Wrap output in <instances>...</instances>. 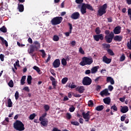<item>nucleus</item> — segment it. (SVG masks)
I'll use <instances>...</instances> for the list:
<instances>
[{
	"label": "nucleus",
	"instance_id": "obj_1",
	"mask_svg": "<svg viewBox=\"0 0 131 131\" xmlns=\"http://www.w3.org/2000/svg\"><path fill=\"white\" fill-rule=\"evenodd\" d=\"M33 45H30V49L28 50V53H29L32 57H34L35 56V55L33 54L34 51H37V50L40 49V43H39L38 41H34Z\"/></svg>",
	"mask_w": 131,
	"mask_h": 131
},
{
	"label": "nucleus",
	"instance_id": "obj_2",
	"mask_svg": "<svg viewBox=\"0 0 131 131\" xmlns=\"http://www.w3.org/2000/svg\"><path fill=\"white\" fill-rule=\"evenodd\" d=\"M13 127L16 130L23 131L25 129L24 124L21 121L16 120L13 124Z\"/></svg>",
	"mask_w": 131,
	"mask_h": 131
},
{
	"label": "nucleus",
	"instance_id": "obj_3",
	"mask_svg": "<svg viewBox=\"0 0 131 131\" xmlns=\"http://www.w3.org/2000/svg\"><path fill=\"white\" fill-rule=\"evenodd\" d=\"M62 21H63L62 16H56L51 20V23L52 25H58V24H61Z\"/></svg>",
	"mask_w": 131,
	"mask_h": 131
},
{
	"label": "nucleus",
	"instance_id": "obj_4",
	"mask_svg": "<svg viewBox=\"0 0 131 131\" xmlns=\"http://www.w3.org/2000/svg\"><path fill=\"white\" fill-rule=\"evenodd\" d=\"M107 4H104L103 6H100L98 11L99 16H102L104 14H106V10L107 9Z\"/></svg>",
	"mask_w": 131,
	"mask_h": 131
},
{
	"label": "nucleus",
	"instance_id": "obj_5",
	"mask_svg": "<svg viewBox=\"0 0 131 131\" xmlns=\"http://www.w3.org/2000/svg\"><path fill=\"white\" fill-rule=\"evenodd\" d=\"M93 63L92 58L83 57L82 58V66L84 65H91Z\"/></svg>",
	"mask_w": 131,
	"mask_h": 131
},
{
	"label": "nucleus",
	"instance_id": "obj_6",
	"mask_svg": "<svg viewBox=\"0 0 131 131\" xmlns=\"http://www.w3.org/2000/svg\"><path fill=\"white\" fill-rule=\"evenodd\" d=\"M113 37H114V33L113 32H111L109 35H106L105 36V39L106 42L110 43L111 42H112Z\"/></svg>",
	"mask_w": 131,
	"mask_h": 131
},
{
	"label": "nucleus",
	"instance_id": "obj_7",
	"mask_svg": "<svg viewBox=\"0 0 131 131\" xmlns=\"http://www.w3.org/2000/svg\"><path fill=\"white\" fill-rule=\"evenodd\" d=\"M82 115H83V117L84 118V119L85 120V121H89L90 118H91V116H92V115H93V114L92 113V112L88 111L87 113H82Z\"/></svg>",
	"mask_w": 131,
	"mask_h": 131
},
{
	"label": "nucleus",
	"instance_id": "obj_8",
	"mask_svg": "<svg viewBox=\"0 0 131 131\" xmlns=\"http://www.w3.org/2000/svg\"><path fill=\"white\" fill-rule=\"evenodd\" d=\"M92 83V79L89 77H85L83 79V84L84 85H90Z\"/></svg>",
	"mask_w": 131,
	"mask_h": 131
},
{
	"label": "nucleus",
	"instance_id": "obj_9",
	"mask_svg": "<svg viewBox=\"0 0 131 131\" xmlns=\"http://www.w3.org/2000/svg\"><path fill=\"white\" fill-rule=\"evenodd\" d=\"M84 8H86L87 9H88V10H91V11H93L94 10L93 9V7L91 6V5L83 4H82V14H85V13H86V11H85L86 9Z\"/></svg>",
	"mask_w": 131,
	"mask_h": 131
},
{
	"label": "nucleus",
	"instance_id": "obj_10",
	"mask_svg": "<svg viewBox=\"0 0 131 131\" xmlns=\"http://www.w3.org/2000/svg\"><path fill=\"white\" fill-rule=\"evenodd\" d=\"M60 65H61V61H60V59H55L53 63V66L54 68L60 67Z\"/></svg>",
	"mask_w": 131,
	"mask_h": 131
},
{
	"label": "nucleus",
	"instance_id": "obj_11",
	"mask_svg": "<svg viewBox=\"0 0 131 131\" xmlns=\"http://www.w3.org/2000/svg\"><path fill=\"white\" fill-rule=\"evenodd\" d=\"M102 61L106 64H110V63H111V61H112V59L111 58H108L106 56H104L102 57Z\"/></svg>",
	"mask_w": 131,
	"mask_h": 131
},
{
	"label": "nucleus",
	"instance_id": "obj_12",
	"mask_svg": "<svg viewBox=\"0 0 131 131\" xmlns=\"http://www.w3.org/2000/svg\"><path fill=\"white\" fill-rule=\"evenodd\" d=\"M110 95V93H109V92L108 91V89H105L102 91L100 92V95L101 97H104V96H109Z\"/></svg>",
	"mask_w": 131,
	"mask_h": 131
},
{
	"label": "nucleus",
	"instance_id": "obj_13",
	"mask_svg": "<svg viewBox=\"0 0 131 131\" xmlns=\"http://www.w3.org/2000/svg\"><path fill=\"white\" fill-rule=\"evenodd\" d=\"M79 16H80V15L79 14V13L77 12L73 13L71 15V18H72L74 20H76L77 19H78V18H79Z\"/></svg>",
	"mask_w": 131,
	"mask_h": 131
},
{
	"label": "nucleus",
	"instance_id": "obj_14",
	"mask_svg": "<svg viewBox=\"0 0 131 131\" xmlns=\"http://www.w3.org/2000/svg\"><path fill=\"white\" fill-rule=\"evenodd\" d=\"M75 3L79 4L78 8L80 9L81 13H82V0H75Z\"/></svg>",
	"mask_w": 131,
	"mask_h": 131
},
{
	"label": "nucleus",
	"instance_id": "obj_15",
	"mask_svg": "<svg viewBox=\"0 0 131 131\" xmlns=\"http://www.w3.org/2000/svg\"><path fill=\"white\" fill-rule=\"evenodd\" d=\"M121 32V27L117 26L114 29V33L115 34H119Z\"/></svg>",
	"mask_w": 131,
	"mask_h": 131
},
{
	"label": "nucleus",
	"instance_id": "obj_16",
	"mask_svg": "<svg viewBox=\"0 0 131 131\" xmlns=\"http://www.w3.org/2000/svg\"><path fill=\"white\" fill-rule=\"evenodd\" d=\"M40 122V124L42 125V126L47 127L48 126V124L49 123V121L45 119H42L41 120H39Z\"/></svg>",
	"mask_w": 131,
	"mask_h": 131
},
{
	"label": "nucleus",
	"instance_id": "obj_17",
	"mask_svg": "<svg viewBox=\"0 0 131 131\" xmlns=\"http://www.w3.org/2000/svg\"><path fill=\"white\" fill-rule=\"evenodd\" d=\"M120 111L122 113H126L128 111V107L126 106H121Z\"/></svg>",
	"mask_w": 131,
	"mask_h": 131
},
{
	"label": "nucleus",
	"instance_id": "obj_18",
	"mask_svg": "<svg viewBox=\"0 0 131 131\" xmlns=\"http://www.w3.org/2000/svg\"><path fill=\"white\" fill-rule=\"evenodd\" d=\"M100 68V67L99 66H96L92 68L91 69V73L92 74H94L95 73H97V72L98 71V69Z\"/></svg>",
	"mask_w": 131,
	"mask_h": 131
},
{
	"label": "nucleus",
	"instance_id": "obj_19",
	"mask_svg": "<svg viewBox=\"0 0 131 131\" xmlns=\"http://www.w3.org/2000/svg\"><path fill=\"white\" fill-rule=\"evenodd\" d=\"M103 102L105 104H107V105H110V103H111V98H110V97H106L103 99Z\"/></svg>",
	"mask_w": 131,
	"mask_h": 131
},
{
	"label": "nucleus",
	"instance_id": "obj_20",
	"mask_svg": "<svg viewBox=\"0 0 131 131\" xmlns=\"http://www.w3.org/2000/svg\"><path fill=\"white\" fill-rule=\"evenodd\" d=\"M106 81L107 82H110L111 84H114V79H113L111 77H107L106 78Z\"/></svg>",
	"mask_w": 131,
	"mask_h": 131
},
{
	"label": "nucleus",
	"instance_id": "obj_21",
	"mask_svg": "<svg viewBox=\"0 0 131 131\" xmlns=\"http://www.w3.org/2000/svg\"><path fill=\"white\" fill-rule=\"evenodd\" d=\"M19 12H22L24 11V6L22 4H18Z\"/></svg>",
	"mask_w": 131,
	"mask_h": 131
},
{
	"label": "nucleus",
	"instance_id": "obj_22",
	"mask_svg": "<svg viewBox=\"0 0 131 131\" xmlns=\"http://www.w3.org/2000/svg\"><path fill=\"white\" fill-rule=\"evenodd\" d=\"M114 39L117 41H121L122 40V37L121 36L116 35L114 37Z\"/></svg>",
	"mask_w": 131,
	"mask_h": 131
},
{
	"label": "nucleus",
	"instance_id": "obj_23",
	"mask_svg": "<svg viewBox=\"0 0 131 131\" xmlns=\"http://www.w3.org/2000/svg\"><path fill=\"white\" fill-rule=\"evenodd\" d=\"M26 80V76H23L20 80V84L24 85L25 84V81Z\"/></svg>",
	"mask_w": 131,
	"mask_h": 131
},
{
	"label": "nucleus",
	"instance_id": "obj_24",
	"mask_svg": "<svg viewBox=\"0 0 131 131\" xmlns=\"http://www.w3.org/2000/svg\"><path fill=\"white\" fill-rule=\"evenodd\" d=\"M31 80H32V77L30 75L28 76L27 79L28 84H31Z\"/></svg>",
	"mask_w": 131,
	"mask_h": 131
},
{
	"label": "nucleus",
	"instance_id": "obj_25",
	"mask_svg": "<svg viewBox=\"0 0 131 131\" xmlns=\"http://www.w3.org/2000/svg\"><path fill=\"white\" fill-rule=\"evenodd\" d=\"M96 110L97 111H102L103 109H104V106L103 105H99L96 107Z\"/></svg>",
	"mask_w": 131,
	"mask_h": 131
},
{
	"label": "nucleus",
	"instance_id": "obj_26",
	"mask_svg": "<svg viewBox=\"0 0 131 131\" xmlns=\"http://www.w3.org/2000/svg\"><path fill=\"white\" fill-rule=\"evenodd\" d=\"M13 106V102H12V100L11 99H8V106L9 107V108H11Z\"/></svg>",
	"mask_w": 131,
	"mask_h": 131
},
{
	"label": "nucleus",
	"instance_id": "obj_27",
	"mask_svg": "<svg viewBox=\"0 0 131 131\" xmlns=\"http://www.w3.org/2000/svg\"><path fill=\"white\" fill-rule=\"evenodd\" d=\"M61 64L63 66H66L67 65V60L65 58H62L61 60Z\"/></svg>",
	"mask_w": 131,
	"mask_h": 131
},
{
	"label": "nucleus",
	"instance_id": "obj_28",
	"mask_svg": "<svg viewBox=\"0 0 131 131\" xmlns=\"http://www.w3.org/2000/svg\"><path fill=\"white\" fill-rule=\"evenodd\" d=\"M0 31L2 32H4V33H6V32H7V28H6L5 26H3L2 28H0Z\"/></svg>",
	"mask_w": 131,
	"mask_h": 131
},
{
	"label": "nucleus",
	"instance_id": "obj_29",
	"mask_svg": "<svg viewBox=\"0 0 131 131\" xmlns=\"http://www.w3.org/2000/svg\"><path fill=\"white\" fill-rule=\"evenodd\" d=\"M59 39H60V38L58 35H55L53 36V40H54V41H58Z\"/></svg>",
	"mask_w": 131,
	"mask_h": 131
},
{
	"label": "nucleus",
	"instance_id": "obj_30",
	"mask_svg": "<svg viewBox=\"0 0 131 131\" xmlns=\"http://www.w3.org/2000/svg\"><path fill=\"white\" fill-rule=\"evenodd\" d=\"M67 81H68V78L67 77H64L62 78L61 80V82L62 84H65L66 82H67Z\"/></svg>",
	"mask_w": 131,
	"mask_h": 131
},
{
	"label": "nucleus",
	"instance_id": "obj_31",
	"mask_svg": "<svg viewBox=\"0 0 131 131\" xmlns=\"http://www.w3.org/2000/svg\"><path fill=\"white\" fill-rule=\"evenodd\" d=\"M8 85L10 88L14 87V82L13 81V80H10V81L8 82Z\"/></svg>",
	"mask_w": 131,
	"mask_h": 131
},
{
	"label": "nucleus",
	"instance_id": "obj_32",
	"mask_svg": "<svg viewBox=\"0 0 131 131\" xmlns=\"http://www.w3.org/2000/svg\"><path fill=\"white\" fill-rule=\"evenodd\" d=\"M33 69H34V70H36V71H37L38 73H39V72H40V69L37 66H34Z\"/></svg>",
	"mask_w": 131,
	"mask_h": 131
},
{
	"label": "nucleus",
	"instance_id": "obj_33",
	"mask_svg": "<svg viewBox=\"0 0 131 131\" xmlns=\"http://www.w3.org/2000/svg\"><path fill=\"white\" fill-rule=\"evenodd\" d=\"M125 60V55L124 54H122L120 58V62H122Z\"/></svg>",
	"mask_w": 131,
	"mask_h": 131
},
{
	"label": "nucleus",
	"instance_id": "obj_34",
	"mask_svg": "<svg viewBox=\"0 0 131 131\" xmlns=\"http://www.w3.org/2000/svg\"><path fill=\"white\" fill-rule=\"evenodd\" d=\"M35 116H36L35 114H31L29 116V119H30V120H33V119L35 118Z\"/></svg>",
	"mask_w": 131,
	"mask_h": 131
},
{
	"label": "nucleus",
	"instance_id": "obj_35",
	"mask_svg": "<svg viewBox=\"0 0 131 131\" xmlns=\"http://www.w3.org/2000/svg\"><path fill=\"white\" fill-rule=\"evenodd\" d=\"M44 109L46 112L49 111L50 110V106L48 104H46L44 105Z\"/></svg>",
	"mask_w": 131,
	"mask_h": 131
},
{
	"label": "nucleus",
	"instance_id": "obj_36",
	"mask_svg": "<svg viewBox=\"0 0 131 131\" xmlns=\"http://www.w3.org/2000/svg\"><path fill=\"white\" fill-rule=\"evenodd\" d=\"M47 114H48L47 113H45L44 114H43L42 116L39 117V120H41V119H44L43 118H45V117L47 116Z\"/></svg>",
	"mask_w": 131,
	"mask_h": 131
},
{
	"label": "nucleus",
	"instance_id": "obj_37",
	"mask_svg": "<svg viewBox=\"0 0 131 131\" xmlns=\"http://www.w3.org/2000/svg\"><path fill=\"white\" fill-rule=\"evenodd\" d=\"M107 53H108V54L111 56H114V53L113 52V51H112L111 49H108Z\"/></svg>",
	"mask_w": 131,
	"mask_h": 131
},
{
	"label": "nucleus",
	"instance_id": "obj_38",
	"mask_svg": "<svg viewBox=\"0 0 131 131\" xmlns=\"http://www.w3.org/2000/svg\"><path fill=\"white\" fill-rule=\"evenodd\" d=\"M88 106H89V107H93L94 106V102H93V100H90L88 102Z\"/></svg>",
	"mask_w": 131,
	"mask_h": 131
},
{
	"label": "nucleus",
	"instance_id": "obj_39",
	"mask_svg": "<svg viewBox=\"0 0 131 131\" xmlns=\"http://www.w3.org/2000/svg\"><path fill=\"white\" fill-rule=\"evenodd\" d=\"M95 32L96 34H100L101 33V30H100V28L99 27L96 28Z\"/></svg>",
	"mask_w": 131,
	"mask_h": 131
},
{
	"label": "nucleus",
	"instance_id": "obj_40",
	"mask_svg": "<svg viewBox=\"0 0 131 131\" xmlns=\"http://www.w3.org/2000/svg\"><path fill=\"white\" fill-rule=\"evenodd\" d=\"M71 117H72V116H71V114L70 113H68L66 114V118H67V119L70 120Z\"/></svg>",
	"mask_w": 131,
	"mask_h": 131
},
{
	"label": "nucleus",
	"instance_id": "obj_41",
	"mask_svg": "<svg viewBox=\"0 0 131 131\" xmlns=\"http://www.w3.org/2000/svg\"><path fill=\"white\" fill-rule=\"evenodd\" d=\"M40 52H41L42 53V57L45 58L47 54H46V52H45V50H40Z\"/></svg>",
	"mask_w": 131,
	"mask_h": 131
},
{
	"label": "nucleus",
	"instance_id": "obj_42",
	"mask_svg": "<svg viewBox=\"0 0 131 131\" xmlns=\"http://www.w3.org/2000/svg\"><path fill=\"white\" fill-rule=\"evenodd\" d=\"M15 100H18L19 99V92L16 91L15 94Z\"/></svg>",
	"mask_w": 131,
	"mask_h": 131
},
{
	"label": "nucleus",
	"instance_id": "obj_43",
	"mask_svg": "<svg viewBox=\"0 0 131 131\" xmlns=\"http://www.w3.org/2000/svg\"><path fill=\"white\" fill-rule=\"evenodd\" d=\"M71 124H73V125H79V123L77 121H71Z\"/></svg>",
	"mask_w": 131,
	"mask_h": 131
},
{
	"label": "nucleus",
	"instance_id": "obj_44",
	"mask_svg": "<svg viewBox=\"0 0 131 131\" xmlns=\"http://www.w3.org/2000/svg\"><path fill=\"white\" fill-rule=\"evenodd\" d=\"M23 91H25V92H28V93H29L30 92V90L29 89V87L28 86H25L23 88Z\"/></svg>",
	"mask_w": 131,
	"mask_h": 131
},
{
	"label": "nucleus",
	"instance_id": "obj_45",
	"mask_svg": "<svg viewBox=\"0 0 131 131\" xmlns=\"http://www.w3.org/2000/svg\"><path fill=\"white\" fill-rule=\"evenodd\" d=\"M75 110V107L72 105L71 107L69 108V111L70 112H74V111Z\"/></svg>",
	"mask_w": 131,
	"mask_h": 131
},
{
	"label": "nucleus",
	"instance_id": "obj_46",
	"mask_svg": "<svg viewBox=\"0 0 131 131\" xmlns=\"http://www.w3.org/2000/svg\"><path fill=\"white\" fill-rule=\"evenodd\" d=\"M111 109H113L114 111H116V112H117V110H118L117 106H116V105H115L112 106Z\"/></svg>",
	"mask_w": 131,
	"mask_h": 131
},
{
	"label": "nucleus",
	"instance_id": "obj_47",
	"mask_svg": "<svg viewBox=\"0 0 131 131\" xmlns=\"http://www.w3.org/2000/svg\"><path fill=\"white\" fill-rule=\"evenodd\" d=\"M128 16L130 20H131V9L130 8H129L128 10Z\"/></svg>",
	"mask_w": 131,
	"mask_h": 131
},
{
	"label": "nucleus",
	"instance_id": "obj_48",
	"mask_svg": "<svg viewBox=\"0 0 131 131\" xmlns=\"http://www.w3.org/2000/svg\"><path fill=\"white\" fill-rule=\"evenodd\" d=\"M0 59L2 61V62H4V61L5 60V55H4L3 54H1L0 55Z\"/></svg>",
	"mask_w": 131,
	"mask_h": 131
},
{
	"label": "nucleus",
	"instance_id": "obj_49",
	"mask_svg": "<svg viewBox=\"0 0 131 131\" xmlns=\"http://www.w3.org/2000/svg\"><path fill=\"white\" fill-rule=\"evenodd\" d=\"M69 88H71V89H75L76 88V85L74 84V83L72 82V84L69 85Z\"/></svg>",
	"mask_w": 131,
	"mask_h": 131
},
{
	"label": "nucleus",
	"instance_id": "obj_50",
	"mask_svg": "<svg viewBox=\"0 0 131 131\" xmlns=\"http://www.w3.org/2000/svg\"><path fill=\"white\" fill-rule=\"evenodd\" d=\"M94 38L96 41H99V35H96L94 36Z\"/></svg>",
	"mask_w": 131,
	"mask_h": 131
},
{
	"label": "nucleus",
	"instance_id": "obj_51",
	"mask_svg": "<svg viewBox=\"0 0 131 131\" xmlns=\"http://www.w3.org/2000/svg\"><path fill=\"white\" fill-rule=\"evenodd\" d=\"M102 46L104 47V48H106V49L110 48V45L109 44L104 43L102 45Z\"/></svg>",
	"mask_w": 131,
	"mask_h": 131
},
{
	"label": "nucleus",
	"instance_id": "obj_52",
	"mask_svg": "<svg viewBox=\"0 0 131 131\" xmlns=\"http://www.w3.org/2000/svg\"><path fill=\"white\" fill-rule=\"evenodd\" d=\"M113 89H114L113 88V86L111 85H108V91H110V92H112V91H113Z\"/></svg>",
	"mask_w": 131,
	"mask_h": 131
},
{
	"label": "nucleus",
	"instance_id": "obj_53",
	"mask_svg": "<svg viewBox=\"0 0 131 131\" xmlns=\"http://www.w3.org/2000/svg\"><path fill=\"white\" fill-rule=\"evenodd\" d=\"M82 86H80L79 88V89L78 88H76V91H78V92L79 93H80V94H82Z\"/></svg>",
	"mask_w": 131,
	"mask_h": 131
},
{
	"label": "nucleus",
	"instance_id": "obj_54",
	"mask_svg": "<svg viewBox=\"0 0 131 131\" xmlns=\"http://www.w3.org/2000/svg\"><path fill=\"white\" fill-rule=\"evenodd\" d=\"M57 83L56 82V81H52V85L53 86L54 89H56V87L57 86Z\"/></svg>",
	"mask_w": 131,
	"mask_h": 131
},
{
	"label": "nucleus",
	"instance_id": "obj_55",
	"mask_svg": "<svg viewBox=\"0 0 131 131\" xmlns=\"http://www.w3.org/2000/svg\"><path fill=\"white\" fill-rule=\"evenodd\" d=\"M69 26H70V33H71V32H72L73 29L72 24L69 23Z\"/></svg>",
	"mask_w": 131,
	"mask_h": 131
},
{
	"label": "nucleus",
	"instance_id": "obj_56",
	"mask_svg": "<svg viewBox=\"0 0 131 131\" xmlns=\"http://www.w3.org/2000/svg\"><path fill=\"white\" fill-rule=\"evenodd\" d=\"M0 39L4 44L6 43V42H7V40H5V39L3 38V37H0Z\"/></svg>",
	"mask_w": 131,
	"mask_h": 131
},
{
	"label": "nucleus",
	"instance_id": "obj_57",
	"mask_svg": "<svg viewBox=\"0 0 131 131\" xmlns=\"http://www.w3.org/2000/svg\"><path fill=\"white\" fill-rule=\"evenodd\" d=\"M99 39H101V40H103L104 39V36H103V34H101L98 35Z\"/></svg>",
	"mask_w": 131,
	"mask_h": 131
},
{
	"label": "nucleus",
	"instance_id": "obj_58",
	"mask_svg": "<svg viewBox=\"0 0 131 131\" xmlns=\"http://www.w3.org/2000/svg\"><path fill=\"white\" fill-rule=\"evenodd\" d=\"M28 41L29 43H32L33 42L32 41V39H31V38L29 37L28 39Z\"/></svg>",
	"mask_w": 131,
	"mask_h": 131
},
{
	"label": "nucleus",
	"instance_id": "obj_59",
	"mask_svg": "<svg viewBox=\"0 0 131 131\" xmlns=\"http://www.w3.org/2000/svg\"><path fill=\"white\" fill-rule=\"evenodd\" d=\"M50 72H51V74H52V75H53V76H56V73H55L54 70H51L50 71Z\"/></svg>",
	"mask_w": 131,
	"mask_h": 131
},
{
	"label": "nucleus",
	"instance_id": "obj_60",
	"mask_svg": "<svg viewBox=\"0 0 131 131\" xmlns=\"http://www.w3.org/2000/svg\"><path fill=\"white\" fill-rule=\"evenodd\" d=\"M50 60H51V55H49L47 59L46 60V63H48V62H49Z\"/></svg>",
	"mask_w": 131,
	"mask_h": 131
},
{
	"label": "nucleus",
	"instance_id": "obj_61",
	"mask_svg": "<svg viewBox=\"0 0 131 131\" xmlns=\"http://www.w3.org/2000/svg\"><path fill=\"white\" fill-rule=\"evenodd\" d=\"M52 131H62V130H61L60 129H59L57 127H54Z\"/></svg>",
	"mask_w": 131,
	"mask_h": 131
},
{
	"label": "nucleus",
	"instance_id": "obj_62",
	"mask_svg": "<svg viewBox=\"0 0 131 131\" xmlns=\"http://www.w3.org/2000/svg\"><path fill=\"white\" fill-rule=\"evenodd\" d=\"M71 45H72V46H73V47H74V46H75V45H76V42L75 41H72L71 42Z\"/></svg>",
	"mask_w": 131,
	"mask_h": 131
},
{
	"label": "nucleus",
	"instance_id": "obj_63",
	"mask_svg": "<svg viewBox=\"0 0 131 131\" xmlns=\"http://www.w3.org/2000/svg\"><path fill=\"white\" fill-rule=\"evenodd\" d=\"M125 118H126L125 116H121V121H124V120H125Z\"/></svg>",
	"mask_w": 131,
	"mask_h": 131
},
{
	"label": "nucleus",
	"instance_id": "obj_64",
	"mask_svg": "<svg viewBox=\"0 0 131 131\" xmlns=\"http://www.w3.org/2000/svg\"><path fill=\"white\" fill-rule=\"evenodd\" d=\"M15 66H17V67H20V64H19V60H17L15 62Z\"/></svg>",
	"mask_w": 131,
	"mask_h": 131
}]
</instances>
